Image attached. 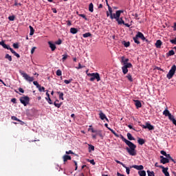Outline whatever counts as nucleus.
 I'll use <instances>...</instances> for the list:
<instances>
[{"instance_id":"nucleus-53","label":"nucleus","mask_w":176,"mask_h":176,"mask_svg":"<svg viewBox=\"0 0 176 176\" xmlns=\"http://www.w3.org/2000/svg\"><path fill=\"white\" fill-rule=\"evenodd\" d=\"M36 49V47H33L31 50V54H34L35 52V50Z\"/></svg>"},{"instance_id":"nucleus-5","label":"nucleus","mask_w":176,"mask_h":176,"mask_svg":"<svg viewBox=\"0 0 176 176\" xmlns=\"http://www.w3.org/2000/svg\"><path fill=\"white\" fill-rule=\"evenodd\" d=\"M138 38L142 39V41H145V36H144V34L141 32H138L135 36L133 38L135 43H137V45H140V41H138Z\"/></svg>"},{"instance_id":"nucleus-63","label":"nucleus","mask_w":176,"mask_h":176,"mask_svg":"<svg viewBox=\"0 0 176 176\" xmlns=\"http://www.w3.org/2000/svg\"><path fill=\"white\" fill-rule=\"evenodd\" d=\"M19 91H20V93H24V89L21 87L19 88Z\"/></svg>"},{"instance_id":"nucleus-12","label":"nucleus","mask_w":176,"mask_h":176,"mask_svg":"<svg viewBox=\"0 0 176 176\" xmlns=\"http://www.w3.org/2000/svg\"><path fill=\"white\" fill-rule=\"evenodd\" d=\"M160 163L162 164H166V163H170V160L168 158L164 157L163 155H160Z\"/></svg>"},{"instance_id":"nucleus-13","label":"nucleus","mask_w":176,"mask_h":176,"mask_svg":"<svg viewBox=\"0 0 176 176\" xmlns=\"http://www.w3.org/2000/svg\"><path fill=\"white\" fill-rule=\"evenodd\" d=\"M131 168H135V170H138L139 171H141L144 170V166L142 165H133L131 167Z\"/></svg>"},{"instance_id":"nucleus-7","label":"nucleus","mask_w":176,"mask_h":176,"mask_svg":"<svg viewBox=\"0 0 176 176\" xmlns=\"http://www.w3.org/2000/svg\"><path fill=\"white\" fill-rule=\"evenodd\" d=\"M19 74L27 80L28 82H34V77L30 76L27 73H25L23 70L19 71Z\"/></svg>"},{"instance_id":"nucleus-16","label":"nucleus","mask_w":176,"mask_h":176,"mask_svg":"<svg viewBox=\"0 0 176 176\" xmlns=\"http://www.w3.org/2000/svg\"><path fill=\"white\" fill-rule=\"evenodd\" d=\"M99 118L100 119H101V120H105V119H107V116H105V114L102 113V111H100Z\"/></svg>"},{"instance_id":"nucleus-4","label":"nucleus","mask_w":176,"mask_h":176,"mask_svg":"<svg viewBox=\"0 0 176 176\" xmlns=\"http://www.w3.org/2000/svg\"><path fill=\"white\" fill-rule=\"evenodd\" d=\"M87 76H91L89 80L91 82H94V80H97V82H100L101 80V78L100 77V74L98 73H89L87 74Z\"/></svg>"},{"instance_id":"nucleus-62","label":"nucleus","mask_w":176,"mask_h":176,"mask_svg":"<svg viewBox=\"0 0 176 176\" xmlns=\"http://www.w3.org/2000/svg\"><path fill=\"white\" fill-rule=\"evenodd\" d=\"M16 99L14 98L11 100V102H13V104H16Z\"/></svg>"},{"instance_id":"nucleus-44","label":"nucleus","mask_w":176,"mask_h":176,"mask_svg":"<svg viewBox=\"0 0 176 176\" xmlns=\"http://www.w3.org/2000/svg\"><path fill=\"white\" fill-rule=\"evenodd\" d=\"M71 82H72V78H71L69 80H64V83H65V85H69V83H71Z\"/></svg>"},{"instance_id":"nucleus-64","label":"nucleus","mask_w":176,"mask_h":176,"mask_svg":"<svg viewBox=\"0 0 176 176\" xmlns=\"http://www.w3.org/2000/svg\"><path fill=\"white\" fill-rule=\"evenodd\" d=\"M67 25H72V23L71 22V21H67Z\"/></svg>"},{"instance_id":"nucleus-54","label":"nucleus","mask_w":176,"mask_h":176,"mask_svg":"<svg viewBox=\"0 0 176 176\" xmlns=\"http://www.w3.org/2000/svg\"><path fill=\"white\" fill-rule=\"evenodd\" d=\"M66 155H74V152L71 150L66 151Z\"/></svg>"},{"instance_id":"nucleus-15","label":"nucleus","mask_w":176,"mask_h":176,"mask_svg":"<svg viewBox=\"0 0 176 176\" xmlns=\"http://www.w3.org/2000/svg\"><path fill=\"white\" fill-rule=\"evenodd\" d=\"M104 126H105V127H107V129H108V130H109L110 131H111L112 134H113V135H115V137H118V138L119 137V135H118V133H116V132H115V131H113V129H112L108 127V124H104Z\"/></svg>"},{"instance_id":"nucleus-40","label":"nucleus","mask_w":176,"mask_h":176,"mask_svg":"<svg viewBox=\"0 0 176 176\" xmlns=\"http://www.w3.org/2000/svg\"><path fill=\"white\" fill-rule=\"evenodd\" d=\"M126 78H127L128 80H129V82H133V77L131 76V74H128L126 76Z\"/></svg>"},{"instance_id":"nucleus-8","label":"nucleus","mask_w":176,"mask_h":176,"mask_svg":"<svg viewBox=\"0 0 176 176\" xmlns=\"http://www.w3.org/2000/svg\"><path fill=\"white\" fill-rule=\"evenodd\" d=\"M92 126L90 125L89 128L88 129V131H91V133H95V135H98L100 137V138H102L104 135H102V130H95L94 129L91 128Z\"/></svg>"},{"instance_id":"nucleus-42","label":"nucleus","mask_w":176,"mask_h":176,"mask_svg":"<svg viewBox=\"0 0 176 176\" xmlns=\"http://www.w3.org/2000/svg\"><path fill=\"white\" fill-rule=\"evenodd\" d=\"M115 162H117L118 164H121V166H122V167H126V165L124 164H123L122 162H121L120 161L116 160Z\"/></svg>"},{"instance_id":"nucleus-14","label":"nucleus","mask_w":176,"mask_h":176,"mask_svg":"<svg viewBox=\"0 0 176 176\" xmlns=\"http://www.w3.org/2000/svg\"><path fill=\"white\" fill-rule=\"evenodd\" d=\"M48 44L50 45V49L52 50V52H54L56 49V44L52 43V41H49Z\"/></svg>"},{"instance_id":"nucleus-33","label":"nucleus","mask_w":176,"mask_h":176,"mask_svg":"<svg viewBox=\"0 0 176 176\" xmlns=\"http://www.w3.org/2000/svg\"><path fill=\"white\" fill-rule=\"evenodd\" d=\"M89 148H88V151L89 152V153H91V151H94V146L91 145V144H88Z\"/></svg>"},{"instance_id":"nucleus-45","label":"nucleus","mask_w":176,"mask_h":176,"mask_svg":"<svg viewBox=\"0 0 176 176\" xmlns=\"http://www.w3.org/2000/svg\"><path fill=\"white\" fill-rule=\"evenodd\" d=\"M15 17L16 16H14V15L10 16H8V20H10V21H14Z\"/></svg>"},{"instance_id":"nucleus-50","label":"nucleus","mask_w":176,"mask_h":176,"mask_svg":"<svg viewBox=\"0 0 176 176\" xmlns=\"http://www.w3.org/2000/svg\"><path fill=\"white\" fill-rule=\"evenodd\" d=\"M56 45H61L63 43V41L61 39H58L57 41L55 42Z\"/></svg>"},{"instance_id":"nucleus-46","label":"nucleus","mask_w":176,"mask_h":176,"mask_svg":"<svg viewBox=\"0 0 176 176\" xmlns=\"http://www.w3.org/2000/svg\"><path fill=\"white\" fill-rule=\"evenodd\" d=\"M45 100L47 101L48 104H50V105L53 104V102H52V99L50 98H45Z\"/></svg>"},{"instance_id":"nucleus-34","label":"nucleus","mask_w":176,"mask_h":176,"mask_svg":"<svg viewBox=\"0 0 176 176\" xmlns=\"http://www.w3.org/2000/svg\"><path fill=\"white\" fill-rule=\"evenodd\" d=\"M29 28L30 30V35H31V36L34 35V32H35V30H34V28L32 26L30 25Z\"/></svg>"},{"instance_id":"nucleus-60","label":"nucleus","mask_w":176,"mask_h":176,"mask_svg":"<svg viewBox=\"0 0 176 176\" xmlns=\"http://www.w3.org/2000/svg\"><path fill=\"white\" fill-rule=\"evenodd\" d=\"M91 137H92L93 140H97V135H96V134H92V135H91Z\"/></svg>"},{"instance_id":"nucleus-48","label":"nucleus","mask_w":176,"mask_h":176,"mask_svg":"<svg viewBox=\"0 0 176 176\" xmlns=\"http://www.w3.org/2000/svg\"><path fill=\"white\" fill-rule=\"evenodd\" d=\"M124 168H126V173L129 175V174H130V168L126 166L125 165V167H124Z\"/></svg>"},{"instance_id":"nucleus-38","label":"nucleus","mask_w":176,"mask_h":176,"mask_svg":"<svg viewBox=\"0 0 176 176\" xmlns=\"http://www.w3.org/2000/svg\"><path fill=\"white\" fill-rule=\"evenodd\" d=\"M147 174L148 176H155V172L153 171L147 170Z\"/></svg>"},{"instance_id":"nucleus-26","label":"nucleus","mask_w":176,"mask_h":176,"mask_svg":"<svg viewBox=\"0 0 176 176\" xmlns=\"http://www.w3.org/2000/svg\"><path fill=\"white\" fill-rule=\"evenodd\" d=\"M163 115H164L165 116H168L169 117L170 115H171V113H170V111H168V109H165L163 112Z\"/></svg>"},{"instance_id":"nucleus-9","label":"nucleus","mask_w":176,"mask_h":176,"mask_svg":"<svg viewBox=\"0 0 176 176\" xmlns=\"http://www.w3.org/2000/svg\"><path fill=\"white\" fill-rule=\"evenodd\" d=\"M20 102L24 105V107H27L28 104H30V97L27 96H24L20 98Z\"/></svg>"},{"instance_id":"nucleus-6","label":"nucleus","mask_w":176,"mask_h":176,"mask_svg":"<svg viewBox=\"0 0 176 176\" xmlns=\"http://www.w3.org/2000/svg\"><path fill=\"white\" fill-rule=\"evenodd\" d=\"M175 71H176V65H173L170 69L169 70L168 73L166 75V78L170 79H173V76L175 74Z\"/></svg>"},{"instance_id":"nucleus-30","label":"nucleus","mask_w":176,"mask_h":176,"mask_svg":"<svg viewBox=\"0 0 176 176\" xmlns=\"http://www.w3.org/2000/svg\"><path fill=\"white\" fill-rule=\"evenodd\" d=\"M12 120H16V122H21V124H23L24 122L20 120H19V118H17V117L16 116H12L11 117Z\"/></svg>"},{"instance_id":"nucleus-58","label":"nucleus","mask_w":176,"mask_h":176,"mask_svg":"<svg viewBox=\"0 0 176 176\" xmlns=\"http://www.w3.org/2000/svg\"><path fill=\"white\" fill-rule=\"evenodd\" d=\"M89 162L91 163V164H92L93 166L96 165V162H94V160H89Z\"/></svg>"},{"instance_id":"nucleus-51","label":"nucleus","mask_w":176,"mask_h":176,"mask_svg":"<svg viewBox=\"0 0 176 176\" xmlns=\"http://www.w3.org/2000/svg\"><path fill=\"white\" fill-rule=\"evenodd\" d=\"M39 91H45V87H41L40 85V87L38 88Z\"/></svg>"},{"instance_id":"nucleus-10","label":"nucleus","mask_w":176,"mask_h":176,"mask_svg":"<svg viewBox=\"0 0 176 176\" xmlns=\"http://www.w3.org/2000/svg\"><path fill=\"white\" fill-rule=\"evenodd\" d=\"M142 129H148V130H155V126L151 124L149 122H146V125L141 124L140 125Z\"/></svg>"},{"instance_id":"nucleus-61","label":"nucleus","mask_w":176,"mask_h":176,"mask_svg":"<svg viewBox=\"0 0 176 176\" xmlns=\"http://www.w3.org/2000/svg\"><path fill=\"white\" fill-rule=\"evenodd\" d=\"M166 159H168V160H170L171 155H170V154H166V155H165Z\"/></svg>"},{"instance_id":"nucleus-18","label":"nucleus","mask_w":176,"mask_h":176,"mask_svg":"<svg viewBox=\"0 0 176 176\" xmlns=\"http://www.w3.org/2000/svg\"><path fill=\"white\" fill-rule=\"evenodd\" d=\"M63 159L64 163H65L66 162H68V160H71V156L68 155H63Z\"/></svg>"},{"instance_id":"nucleus-28","label":"nucleus","mask_w":176,"mask_h":176,"mask_svg":"<svg viewBox=\"0 0 176 176\" xmlns=\"http://www.w3.org/2000/svg\"><path fill=\"white\" fill-rule=\"evenodd\" d=\"M76 14H78V16H79L80 17H82V19H85V20L86 21L88 20L87 17H86V15L85 14H79V12H77Z\"/></svg>"},{"instance_id":"nucleus-29","label":"nucleus","mask_w":176,"mask_h":176,"mask_svg":"<svg viewBox=\"0 0 176 176\" xmlns=\"http://www.w3.org/2000/svg\"><path fill=\"white\" fill-rule=\"evenodd\" d=\"M138 175L140 176H146V172L145 170H139Z\"/></svg>"},{"instance_id":"nucleus-22","label":"nucleus","mask_w":176,"mask_h":176,"mask_svg":"<svg viewBox=\"0 0 176 176\" xmlns=\"http://www.w3.org/2000/svg\"><path fill=\"white\" fill-rule=\"evenodd\" d=\"M57 94L59 95V100H62V101H64V93L61 91H57Z\"/></svg>"},{"instance_id":"nucleus-56","label":"nucleus","mask_w":176,"mask_h":176,"mask_svg":"<svg viewBox=\"0 0 176 176\" xmlns=\"http://www.w3.org/2000/svg\"><path fill=\"white\" fill-rule=\"evenodd\" d=\"M134 19L136 20H140V17H138V14L135 13L134 15Z\"/></svg>"},{"instance_id":"nucleus-52","label":"nucleus","mask_w":176,"mask_h":176,"mask_svg":"<svg viewBox=\"0 0 176 176\" xmlns=\"http://www.w3.org/2000/svg\"><path fill=\"white\" fill-rule=\"evenodd\" d=\"M12 46L14 49H19V43H14Z\"/></svg>"},{"instance_id":"nucleus-11","label":"nucleus","mask_w":176,"mask_h":176,"mask_svg":"<svg viewBox=\"0 0 176 176\" xmlns=\"http://www.w3.org/2000/svg\"><path fill=\"white\" fill-rule=\"evenodd\" d=\"M160 168H162V173L165 176H170V173H168V168H164L162 165L160 166Z\"/></svg>"},{"instance_id":"nucleus-35","label":"nucleus","mask_w":176,"mask_h":176,"mask_svg":"<svg viewBox=\"0 0 176 176\" xmlns=\"http://www.w3.org/2000/svg\"><path fill=\"white\" fill-rule=\"evenodd\" d=\"M83 38H89V36H91V33L87 32L82 34Z\"/></svg>"},{"instance_id":"nucleus-32","label":"nucleus","mask_w":176,"mask_h":176,"mask_svg":"<svg viewBox=\"0 0 176 176\" xmlns=\"http://www.w3.org/2000/svg\"><path fill=\"white\" fill-rule=\"evenodd\" d=\"M57 102H58V100H56V102H54V105L55 107H56V108H60L61 107L63 102H61V103H57Z\"/></svg>"},{"instance_id":"nucleus-20","label":"nucleus","mask_w":176,"mask_h":176,"mask_svg":"<svg viewBox=\"0 0 176 176\" xmlns=\"http://www.w3.org/2000/svg\"><path fill=\"white\" fill-rule=\"evenodd\" d=\"M89 12H91V13H93V12H94V5H93V3H89Z\"/></svg>"},{"instance_id":"nucleus-17","label":"nucleus","mask_w":176,"mask_h":176,"mask_svg":"<svg viewBox=\"0 0 176 176\" xmlns=\"http://www.w3.org/2000/svg\"><path fill=\"white\" fill-rule=\"evenodd\" d=\"M135 105L138 109V108H141V107H142V104L138 100H135Z\"/></svg>"},{"instance_id":"nucleus-24","label":"nucleus","mask_w":176,"mask_h":176,"mask_svg":"<svg viewBox=\"0 0 176 176\" xmlns=\"http://www.w3.org/2000/svg\"><path fill=\"white\" fill-rule=\"evenodd\" d=\"M126 135H127V138H128V140H129V141H134V140H135L134 138V137H133V135H131V133H128Z\"/></svg>"},{"instance_id":"nucleus-1","label":"nucleus","mask_w":176,"mask_h":176,"mask_svg":"<svg viewBox=\"0 0 176 176\" xmlns=\"http://www.w3.org/2000/svg\"><path fill=\"white\" fill-rule=\"evenodd\" d=\"M121 140L122 141H123V142H125V144H126V145L129 146L126 148V151L128 152V153L131 156H135V155H137V151H135V148H137V146L134 144V143L124 138L123 135H121Z\"/></svg>"},{"instance_id":"nucleus-47","label":"nucleus","mask_w":176,"mask_h":176,"mask_svg":"<svg viewBox=\"0 0 176 176\" xmlns=\"http://www.w3.org/2000/svg\"><path fill=\"white\" fill-rule=\"evenodd\" d=\"M33 84L34 85V86L37 87V89H38V87H41V85H39V83H38L37 81H34Z\"/></svg>"},{"instance_id":"nucleus-43","label":"nucleus","mask_w":176,"mask_h":176,"mask_svg":"<svg viewBox=\"0 0 176 176\" xmlns=\"http://www.w3.org/2000/svg\"><path fill=\"white\" fill-rule=\"evenodd\" d=\"M56 75H57V76H61V75H63V72H61V70H60V69H58L56 71Z\"/></svg>"},{"instance_id":"nucleus-57","label":"nucleus","mask_w":176,"mask_h":176,"mask_svg":"<svg viewBox=\"0 0 176 176\" xmlns=\"http://www.w3.org/2000/svg\"><path fill=\"white\" fill-rule=\"evenodd\" d=\"M127 127H129V129H132V130H134V131H135V129H134V128L133 127V125L129 124V125H127Z\"/></svg>"},{"instance_id":"nucleus-41","label":"nucleus","mask_w":176,"mask_h":176,"mask_svg":"<svg viewBox=\"0 0 176 176\" xmlns=\"http://www.w3.org/2000/svg\"><path fill=\"white\" fill-rule=\"evenodd\" d=\"M123 45L124 47H129V46H130V43L129 41L128 42L123 41Z\"/></svg>"},{"instance_id":"nucleus-36","label":"nucleus","mask_w":176,"mask_h":176,"mask_svg":"<svg viewBox=\"0 0 176 176\" xmlns=\"http://www.w3.org/2000/svg\"><path fill=\"white\" fill-rule=\"evenodd\" d=\"M2 46L4 49H7V50H10L11 49H12V47H10V46L6 45L5 43Z\"/></svg>"},{"instance_id":"nucleus-21","label":"nucleus","mask_w":176,"mask_h":176,"mask_svg":"<svg viewBox=\"0 0 176 176\" xmlns=\"http://www.w3.org/2000/svg\"><path fill=\"white\" fill-rule=\"evenodd\" d=\"M116 21H118V23L119 24V25H122V24H124V21H123V19L122 18H118L116 19Z\"/></svg>"},{"instance_id":"nucleus-55","label":"nucleus","mask_w":176,"mask_h":176,"mask_svg":"<svg viewBox=\"0 0 176 176\" xmlns=\"http://www.w3.org/2000/svg\"><path fill=\"white\" fill-rule=\"evenodd\" d=\"M160 153H161V155H163L164 156H166L167 155V153H166V151H161Z\"/></svg>"},{"instance_id":"nucleus-25","label":"nucleus","mask_w":176,"mask_h":176,"mask_svg":"<svg viewBox=\"0 0 176 176\" xmlns=\"http://www.w3.org/2000/svg\"><path fill=\"white\" fill-rule=\"evenodd\" d=\"M70 32H71V34H78V29H76L75 28H72L70 29Z\"/></svg>"},{"instance_id":"nucleus-49","label":"nucleus","mask_w":176,"mask_h":176,"mask_svg":"<svg viewBox=\"0 0 176 176\" xmlns=\"http://www.w3.org/2000/svg\"><path fill=\"white\" fill-rule=\"evenodd\" d=\"M168 119L170 120L171 122H173V120H174L175 118H174V116L170 114L169 116H168Z\"/></svg>"},{"instance_id":"nucleus-31","label":"nucleus","mask_w":176,"mask_h":176,"mask_svg":"<svg viewBox=\"0 0 176 176\" xmlns=\"http://www.w3.org/2000/svg\"><path fill=\"white\" fill-rule=\"evenodd\" d=\"M175 54V52H174V50H170L167 54L166 56H174Z\"/></svg>"},{"instance_id":"nucleus-23","label":"nucleus","mask_w":176,"mask_h":176,"mask_svg":"<svg viewBox=\"0 0 176 176\" xmlns=\"http://www.w3.org/2000/svg\"><path fill=\"white\" fill-rule=\"evenodd\" d=\"M10 52H11V53H12V54H14V56L17 57V58H20V54H19L17 52H16V51H14L13 48L10 50Z\"/></svg>"},{"instance_id":"nucleus-2","label":"nucleus","mask_w":176,"mask_h":176,"mask_svg":"<svg viewBox=\"0 0 176 176\" xmlns=\"http://www.w3.org/2000/svg\"><path fill=\"white\" fill-rule=\"evenodd\" d=\"M129 58H125L124 56H122L121 63H122V70L124 75H126L129 72L128 68H133V64L129 63Z\"/></svg>"},{"instance_id":"nucleus-37","label":"nucleus","mask_w":176,"mask_h":176,"mask_svg":"<svg viewBox=\"0 0 176 176\" xmlns=\"http://www.w3.org/2000/svg\"><path fill=\"white\" fill-rule=\"evenodd\" d=\"M5 58L8 60V61H12V56L9 55L8 54H6Z\"/></svg>"},{"instance_id":"nucleus-3","label":"nucleus","mask_w":176,"mask_h":176,"mask_svg":"<svg viewBox=\"0 0 176 176\" xmlns=\"http://www.w3.org/2000/svg\"><path fill=\"white\" fill-rule=\"evenodd\" d=\"M123 13V10H117L116 14H112V8L109 7V12L107 11V17H109L111 19V20H113V19H116L117 20L120 17V14Z\"/></svg>"},{"instance_id":"nucleus-39","label":"nucleus","mask_w":176,"mask_h":176,"mask_svg":"<svg viewBox=\"0 0 176 176\" xmlns=\"http://www.w3.org/2000/svg\"><path fill=\"white\" fill-rule=\"evenodd\" d=\"M68 58V54H65L63 55L62 61L64 62L65 60Z\"/></svg>"},{"instance_id":"nucleus-59","label":"nucleus","mask_w":176,"mask_h":176,"mask_svg":"<svg viewBox=\"0 0 176 176\" xmlns=\"http://www.w3.org/2000/svg\"><path fill=\"white\" fill-rule=\"evenodd\" d=\"M170 43H173V45H176V41L175 39H172L170 41Z\"/></svg>"},{"instance_id":"nucleus-27","label":"nucleus","mask_w":176,"mask_h":176,"mask_svg":"<svg viewBox=\"0 0 176 176\" xmlns=\"http://www.w3.org/2000/svg\"><path fill=\"white\" fill-rule=\"evenodd\" d=\"M138 142L140 145H144V144H145V140L142 138H138Z\"/></svg>"},{"instance_id":"nucleus-19","label":"nucleus","mask_w":176,"mask_h":176,"mask_svg":"<svg viewBox=\"0 0 176 176\" xmlns=\"http://www.w3.org/2000/svg\"><path fill=\"white\" fill-rule=\"evenodd\" d=\"M162 45H163V43L160 40H157L155 43V46L157 49H160V47H162Z\"/></svg>"}]
</instances>
